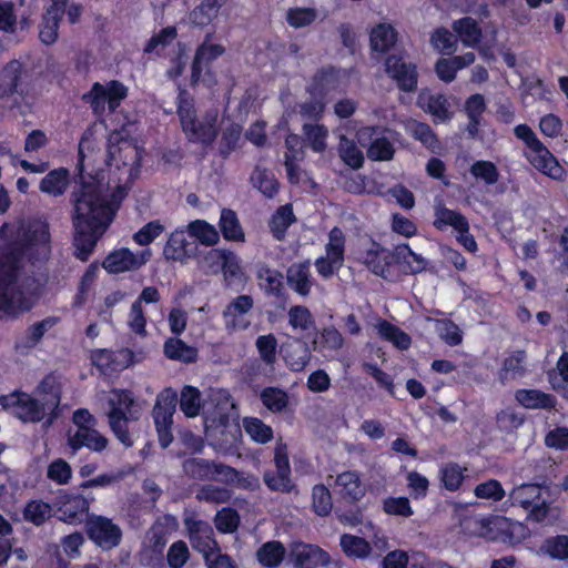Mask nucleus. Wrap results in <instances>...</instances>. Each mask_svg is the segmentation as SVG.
<instances>
[{"label":"nucleus","instance_id":"8fccbe9b","mask_svg":"<svg viewBox=\"0 0 568 568\" xmlns=\"http://www.w3.org/2000/svg\"><path fill=\"white\" fill-rule=\"evenodd\" d=\"M538 554L547 555L555 560L568 559V536L557 535L546 538Z\"/></svg>","mask_w":568,"mask_h":568},{"label":"nucleus","instance_id":"bb28decb","mask_svg":"<svg viewBox=\"0 0 568 568\" xmlns=\"http://www.w3.org/2000/svg\"><path fill=\"white\" fill-rule=\"evenodd\" d=\"M335 490L343 498L357 501L365 495L366 488L356 470H346L336 476Z\"/></svg>","mask_w":568,"mask_h":568},{"label":"nucleus","instance_id":"5fc2aeb1","mask_svg":"<svg viewBox=\"0 0 568 568\" xmlns=\"http://www.w3.org/2000/svg\"><path fill=\"white\" fill-rule=\"evenodd\" d=\"M341 547L348 557L364 559L371 554L369 544L361 537L345 534L341 537Z\"/></svg>","mask_w":568,"mask_h":568},{"label":"nucleus","instance_id":"ea45409f","mask_svg":"<svg viewBox=\"0 0 568 568\" xmlns=\"http://www.w3.org/2000/svg\"><path fill=\"white\" fill-rule=\"evenodd\" d=\"M22 65L19 61H10L0 73V99L12 95L21 77Z\"/></svg>","mask_w":568,"mask_h":568},{"label":"nucleus","instance_id":"aec40b11","mask_svg":"<svg viewBox=\"0 0 568 568\" xmlns=\"http://www.w3.org/2000/svg\"><path fill=\"white\" fill-rule=\"evenodd\" d=\"M58 518L68 524L81 523L89 511L90 504L81 495H60L58 497Z\"/></svg>","mask_w":568,"mask_h":568},{"label":"nucleus","instance_id":"09e8293b","mask_svg":"<svg viewBox=\"0 0 568 568\" xmlns=\"http://www.w3.org/2000/svg\"><path fill=\"white\" fill-rule=\"evenodd\" d=\"M243 428L250 438L257 444H267L273 439V429L257 417L243 418Z\"/></svg>","mask_w":568,"mask_h":568},{"label":"nucleus","instance_id":"9d476101","mask_svg":"<svg viewBox=\"0 0 568 568\" xmlns=\"http://www.w3.org/2000/svg\"><path fill=\"white\" fill-rule=\"evenodd\" d=\"M345 234L335 226L328 233V242L325 245V255L315 260L314 266L323 278L332 277L344 263Z\"/></svg>","mask_w":568,"mask_h":568},{"label":"nucleus","instance_id":"37998d69","mask_svg":"<svg viewBox=\"0 0 568 568\" xmlns=\"http://www.w3.org/2000/svg\"><path fill=\"white\" fill-rule=\"evenodd\" d=\"M260 287L266 295L280 296L283 290V275L276 270L262 265L257 270Z\"/></svg>","mask_w":568,"mask_h":568},{"label":"nucleus","instance_id":"0e129e2a","mask_svg":"<svg viewBox=\"0 0 568 568\" xmlns=\"http://www.w3.org/2000/svg\"><path fill=\"white\" fill-rule=\"evenodd\" d=\"M469 172L475 179L484 181L487 185H494L499 180L498 169L490 161L479 160L474 162Z\"/></svg>","mask_w":568,"mask_h":568},{"label":"nucleus","instance_id":"2eb2a0df","mask_svg":"<svg viewBox=\"0 0 568 568\" xmlns=\"http://www.w3.org/2000/svg\"><path fill=\"white\" fill-rule=\"evenodd\" d=\"M386 73L396 81L403 91H413L417 87L416 67L403 55H389L385 62Z\"/></svg>","mask_w":568,"mask_h":568},{"label":"nucleus","instance_id":"680f3d73","mask_svg":"<svg viewBox=\"0 0 568 568\" xmlns=\"http://www.w3.org/2000/svg\"><path fill=\"white\" fill-rule=\"evenodd\" d=\"M466 470L467 468L462 467L456 463H448L444 465L440 469V478L444 487L450 491L457 490L465 479Z\"/></svg>","mask_w":568,"mask_h":568},{"label":"nucleus","instance_id":"69168bd1","mask_svg":"<svg viewBox=\"0 0 568 568\" xmlns=\"http://www.w3.org/2000/svg\"><path fill=\"white\" fill-rule=\"evenodd\" d=\"M47 477L58 485H67L72 478V468L67 460L57 458L49 464Z\"/></svg>","mask_w":568,"mask_h":568},{"label":"nucleus","instance_id":"3c124183","mask_svg":"<svg viewBox=\"0 0 568 568\" xmlns=\"http://www.w3.org/2000/svg\"><path fill=\"white\" fill-rule=\"evenodd\" d=\"M343 345L344 337L334 326L324 327L316 342V348L324 356H328L327 353L337 352Z\"/></svg>","mask_w":568,"mask_h":568},{"label":"nucleus","instance_id":"c9c22d12","mask_svg":"<svg viewBox=\"0 0 568 568\" xmlns=\"http://www.w3.org/2000/svg\"><path fill=\"white\" fill-rule=\"evenodd\" d=\"M516 400L528 409L552 408L555 399L551 395L538 389H518L515 393Z\"/></svg>","mask_w":568,"mask_h":568},{"label":"nucleus","instance_id":"4c0bfd02","mask_svg":"<svg viewBox=\"0 0 568 568\" xmlns=\"http://www.w3.org/2000/svg\"><path fill=\"white\" fill-rule=\"evenodd\" d=\"M525 362L526 353L524 351H515L509 354L505 358L500 371L499 377L501 383L505 384L509 379L523 377L527 372Z\"/></svg>","mask_w":568,"mask_h":568},{"label":"nucleus","instance_id":"f8f14e48","mask_svg":"<svg viewBox=\"0 0 568 568\" xmlns=\"http://www.w3.org/2000/svg\"><path fill=\"white\" fill-rule=\"evenodd\" d=\"M0 405L4 409H10L13 415L23 422H40L47 419L39 406V398H33L27 393H12L0 396Z\"/></svg>","mask_w":568,"mask_h":568},{"label":"nucleus","instance_id":"f03ea898","mask_svg":"<svg viewBox=\"0 0 568 568\" xmlns=\"http://www.w3.org/2000/svg\"><path fill=\"white\" fill-rule=\"evenodd\" d=\"M0 241V312L16 316L30 311L40 296L41 285L26 270L24 257L48 252L49 225L43 221L4 223Z\"/></svg>","mask_w":568,"mask_h":568},{"label":"nucleus","instance_id":"0eeeda50","mask_svg":"<svg viewBox=\"0 0 568 568\" xmlns=\"http://www.w3.org/2000/svg\"><path fill=\"white\" fill-rule=\"evenodd\" d=\"M394 135L392 130L376 125L363 126L356 133L358 143L367 148V156L373 161L393 159L395 153Z\"/></svg>","mask_w":568,"mask_h":568},{"label":"nucleus","instance_id":"bf43d9fd","mask_svg":"<svg viewBox=\"0 0 568 568\" xmlns=\"http://www.w3.org/2000/svg\"><path fill=\"white\" fill-rule=\"evenodd\" d=\"M251 180L253 185L267 197H273L278 191V183L271 171L256 168Z\"/></svg>","mask_w":568,"mask_h":568},{"label":"nucleus","instance_id":"338daca9","mask_svg":"<svg viewBox=\"0 0 568 568\" xmlns=\"http://www.w3.org/2000/svg\"><path fill=\"white\" fill-rule=\"evenodd\" d=\"M126 325L134 334L141 337L146 336V316L140 302H133L131 305L126 316Z\"/></svg>","mask_w":568,"mask_h":568},{"label":"nucleus","instance_id":"4468645a","mask_svg":"<svg viewBox=\"0 0 568 568\" xmlns=\"http://www.w3.org/2000/svg\"><path fill=\"white\" fill-rule=\"evenodd\" d=\"M87 530L90 539L105 549L118 546L121 540V529L103 516H91L87 520Z\"/></svg>","mask_w":568,"mask_h":568},{"label":"nucleus","instance_id":"4be33fe9","mask_svg":"<svg viewBox=\"0 0 568 568\" xmlns=\"http://www.w3.org/2000/svg\"><path fill=\"white\" fill-rule=\"evenodd\" d=\"M254 301L250 295H240L223 311L224 324L227 329L237 331L248 327L245 315L253 308Z\"/></svg>","mask_w":568,"mask_h":568},{"label":"nucleus","instance_id":"774afa93","mask_svg":"<svg viewBox=\"0 0 568 568\" xmlns=\"http://www.w3.org/2000/svg\"><path fill=\"white\" fill-rule=\"evenodd\" d=\"M51 515V506L41 500H32L24 508V518L37 526L43 524Z\"/></svg>","mask_w":568,"mask_h":568},{"label":"nucleus","instance_id":"9b49d317","mask_svg":"<svg viewBox=\"0 0 568 568\" xmlns=\"http://www.w3.org/2000/svg\"><path fill=\"white\" fill-rule=\"evenodd\" d=\"M62 384L55 375H47L34 389L33 398H39V406L47 417V423L52 424L58 417L61 403Z\"/></svg>","mask_w":568,"mask_h":568},{"label":"nucleus","instance_id":"58836bf2","mask_svg":"<svg viewBox=\"0 0 568 568\" xmlns=\"http://www.w3.org/2000/svg\"><path fill=\"white\" fill-rule=\"evenodd\" d=\"M225 2L226 1L222 0H203L202 3L190 13L191 23L200 28L210 24L212 20L217 17L221 7Z\"/></svg>","mask_w":568,"mask_h":568},{"label":"nucleus","instance_id":"de8ad7c7","mask_svg":"<svg viewBox=\"0 0 568 568\" xmlns=\"http://www.w3.org/2000/svg\"><path fill=\"white\" fill-rule=\"evenodd\" d=\"M454 31L458 34L462 42L467 47H475L481 39V30L477 22L471 18H463L453 24Z\"/></svg>","mask_w":568,"mask_h":568},{"label":"nucleus","instance_id":"1a4fd4ad","mask_svg":"<svg viewBox=\"0 0 568 568\" xmlns=\"http://www.w3.org/2000/svg\"><path fill=\"white\" fill-rule=\"evenodd\" d=\"M126 94V87L119 81L113 80L105 84L95 82L91 90L83 94V100L91 105L94 113L101 114L106 105L111 112L115 111Z\"/></svg>","mask_w":568,"mask_h":568},{"label":"nucleus","instance_id":"473e14b6","mask_svg":"<svg viewBox=\"0 0 568 568\" xmlns=\"http://www.w3.org/2000/svg\"><path fill=\"white\" fill-rule=\"evenodd\" d=\"M69 185V171L59 168L50 171L40 182L39 189L42 193L51 196L62 195Z\"/></svg>","mask_w":568,"mask_h":568},{"label":"nucleus","instance_id":"e433bc0d","mask_svg":"<svg viewBox=\"0 0 568 568\" xmlns=\"http://www.w3.org/2000/svg\"><path fill=\"white\" fill-rule=\"evenodd\" d=\"M303 134L305 143L315 153H322L327 148L328 129L323 124L304 123Z\"/></svg>","mask_w":568,"mask_h":568},{"label":"nucleus","instance_id":"f3484780","mask_svg":"<svg viewBox=\"0 0 568 568\" xmlns=\"http://www.w3.org/2000/svg\"><path fill=\"white\" fill-rule=\"evenodd\" d=\"M65 8L67 0H52L47 8L39 24V39L43 44L50 45L58 40L59 26Z\"/></svg>","mask_w":568,"mask_h":568},{"label":"nucleus","instance_id":"c85d7f7f","mask_svg":"<svg viewBox=\"0 0 568 568\" xmlns=\"http://www.w3.org/2000/svg\"><path fill=\"white\" fill-rule=\"evenodd\" d=\"M348 71L333 67L322 69L314 78L316 89L322 94L331 91L343 90L348 81Z\"/></svg>","mask_w":568,"mask_h":568},{"label":"nucleus","instance_id":"5701e85b","mask_svg":"<svg viewBox=\"0 0 568 568\" xmlns=\"http://www.w3.org/2000/svg\"><path fill=\"white\" fill-rule=\"evenodd\" d=\"M133 353L128 348H121L116 352L100 349L93 353V364L104 374L119 372L133 363Z\"/></svg>","mask_w":568,"mask_h":568},{"label":"nucleus","instance_id":"7c9ffc66","mask_svg":"<svg viewBox=\"0 0 568 568\" xmlns=\"http://www.w3.org/2000/svg\"><path fill=\"white\" fill-rule=\"evenodd\" d=\"M284 359L293 372H302L311 361V351L306 343L295 339L286 344Z\"/></svg>","mask_w":568,"mask_h":568},{"label":"nucleus","instance_id":"603ef678","mask_svg":"<svg viewBox=\"0 0 568 568\" xmlns=\"http://www.w3.org/2000/svg\"><path fill=\"white\" fill-rule=\"evenodd\" d=\"M376 328L381 337L390 342L397 348L407 349L410 346L409 335L387 321L379 322Z\"/></svg>","mask_w":568,"mask_h":568},{"label":"nucleus","instance_id":"e2e57ef3","mask_svg":"<svg viewBox=\"0 0 568 568\" xmlns=\"http://www.w3.org/2000/svg\"><path fill=\"white\" fill-rule=\"evenodd\" d=\"M318 17L316 9L294 7L286 11V22L295 29L311 26Z\"/></svg>","mask_w":568,"mask_h":568},{"label":"nucleus","instance_id":"79ce46f5","mask_svg":"<svg viewBox=\"0 0 568 568\" xmlns=\"http://www.w3.org/2000/svg\"><path fill=\"white\" fill-rule=\"evenodd\" d=\"M288 325L296 333L310 332L315 328V320L310 310L303 305H294L287 312Z\"/></svg>","mask_w":568,"mask_h":568},{"label":"nucleus","instance_id":"39448f33","mask_svg":"<svg viewBox=\"0 0 568 568\" xmlns=\"http://www.w3.org/2000/svg\"><path fill=\"white\" fill-rule=\"evenodd\" d=\"M178 115L189 141L207 145L215 140L219 132L217 111H207L202 119H197L193 99L185 90L178 95Z\"/></svg>","mask_w":568,"mask_h":568},{"label":"nucleus","instance_id":"393cba45","mask_svg":"<svg viewBox=\"0 0 568 568\" xmlns=\"http://www.w3.org/2000/svg\"><path fill=\"white\" fill-rule=\"evenodd\" d=\"M358 260L375 275L385 277L390 263L388 252L376 242L363 246Z\"/></svg>","mask_w":568,"mask_h":568},{"label":"nucleus","instance_id":"ddd939ff","mask_svg":"<svg viewBox=\"0 0 568 568\" xmlns=\"http://www.w3.org/2000/svg\"><path fill=\"white\" fill-rule=\"evenodd\" d=\"M150 257V248L143 250L140 253H133L129 248H120L110 253L102 265L109 273L118 274L140 268Z\"/></svg>","mask_w":568,"mask_h":568},{"label":"nucleus","instance_id":"a19ab883","mask_svg":"<svg viewBox=\"0 0 568 568\" xmlns=\"http://www.w3.org/2000/svg\"><path fill=\"white\" fill-rule=\"evenodd\" d=\"M164 354L168 358L183 363H193L197 357V349L186 345L180 338H169L164 343Z\"/></svg>","mask_w":568,"mask_h":568},{"label":"nucleus","instance_id":"a878e982","mask_svg":"<svg viewBox=\"0 0 568 568\" xmlns=\"http://www.w3.org/2000/svg\"><path fill=\"white\" fill-rule=\"evenodd\" d=\"M288 287L302 297L311 294L314 278L311 273L310 261L294 263L286 271Z\"/></svg>","mask_w":568,"mask_h":568},{"label":"nucleus","instance_id":"7ed1b4c3","mask_svg":"<svg viewBox=\"0 0 568 568\" xmlns=\"http://www.w3.org/2000/svg\"><path fill=\"white\" fill-rule=\"evenodd\" d=\"M180 409L189 418L202 413L206 436L217 438L221 435V447L232 446L241 437L235 405L225 389L211 388L202 400L200 390L186 385L181 390Z\"/></svg>","mask_w":568,"mask_h":568},{"label":"nucleus","instance_id":"cd10ccee","mask_svg":"<svg viewBox=\"0 0 568 568\" xmlns=\"http://www.w3.org/2000/svg\"><path fill=\"white\" fill-rule=\"evenodd\" d=\"M212 34L209 33L205 41L197 48L192 64V81L197 82L202 71L215 59L224 53V48L220 44L211 43Z\"/></svg>","mask_w":568,"mask_h":568},{"label":"nucleus","instance_id":"423d86ee","mask_svg":"<svg viewBox=\"0 0 568 568\" xmlns=\"http://www.w3.org/2000/svg\"><path fill=\"white\" fill-rule=\"evenodd\" d=\"M109 406V426L114 436L125 446L133 445L129 433V423L138 420L142 413V405L132 393L124 389H112L106 395Z\"/></svg>","mask_w":568,"mask_h":568},{"label":"nucleus","instance_id":"20e7f679","mask_svg":"<svg viewBox=\"0 0 568 568\" xmlns=\"http://www.w3.org/2000/svg\"><path fill=\"white\" fill-rule=\"evenodd\" d=\"M508 501L514 507L524 509L527 519L544 523L550 515L555 501L554 487L546 483H524L515 486Z\"/></svg>","mask_w":568,"mask_h":568},{"label":"nucleus","instance_id":"72a5a7b5","mask_svg":"<svg viewBox=\"0 0 568 568\" xmlns=\"http://www.w3.org/2000/svg\"><path fill=\"white\" fill-rule=\"evenodd\" d=\"M397 41V32L389 23H379L372 29L369 34L371 48L374 52L384 53Z\"/></svg>","mask_w":568,"mask_h":568},{"label":"nucleus","instance_id":"6ab92c4d","mask_svg":"<svg viewBox=\"0 0 568 568\" xmlns=\"http://www.w3.org/2000/svg\"><path fill=\"white\" fill-rule=\"evenodd\" d=\"M529 163L539 172L557 181L564 180L566 171L544 143L532 152L525 153Z\"/></svg>","mask_w":568,"mask_h":568},{"label":"nucleus","instance_id":"f257e3e1","mask_svg":"<svg viewBox=\"0 0 568 568\" xmlns=\"http://www.w3.org/2000/svg\"><path fill=\"white\" fill-rule=\"evenodd\" d=\"M95 144V132L87 130L79 143L80 174L84 171L85 159L94 152ZM106 164L121 171L119 182H123L124 185L118 186L116 194L110 196L104 185L94 179L88 182L82 180L73 192L74 246L75 255L81 261L89 258L97 242L111 224L119 203L125 194L126 184L139 175L141 153L135 145L126 141L116 148L110 145Z\"/></svg>","mask_w":568,"mask_h":568},{"label":"nucleus","instance_id":"a18cd8bd","mask_svg":"<svg viewBox=\"0 0 568 568\" xmlns=\"http://www.w3.org/2000/svg\"><path fill=\"white\" fill-rule=\"evenodd\" d=\"M285 556V548L280 541H267L256 552L258 562L265 568H276Z\"/></svg>","mask_w":568,"mask_h":568},{"label":"nucleus","instance_id":"2f4dec72","mask_svg":"<svg viewBox=\"0 0 568 568\" xmlns=\"http://www.w3.org/2000/svg\"><path fill=\"white\" fill-rule=\"evenodd\" d=\"M404 128L407 134L419 141L428 150L434 153L438 151L439 141L428 124L409 119L405 121Z\"/></svg>","mask_w":568,"mask_h":568},{"label":"nucleus","instance_id":"dca6fc26","mask_svg":"<svg viewBox=\"0 0 568 568\" xmlns=\"http://www.w3.org/2000/svg\"><path fill=\"white\" fill-rule=\"evenodd\" d=\"M185 526L189 530L192 547L202 552L206 560H210V557L217 549L212 527L205 521L194 519H186Z\"/></svg>","mask_w":568,"mask_h":568},{"label":"nucleus","instance_id":"412c9836","mask_svg":"<svg viewBox=\"0 0 568 568\" xmlns=\"http://www.w3.org/2000/svg\"><path fill=\"white\" fill-rule=\"evenodd\" d=\"M108 443V438L101 435L94 426L81 427L75 430H69L68 433V445L72 449L73 454L82 447L101 453L106 448Z\"/></svg>","mask_w":568,"mask_h":568},{"label":"nucleus","instance_id":"4d7b16f0","mask_svg":"<svg viewBox=\"0 0 568 568\" xmlns=\"http://www.w3.org/2000/svg\"><path fill=\"white\" fill-rule=\"evenodd\" d=\"M338 153L343 162L353 169H359L364 162L362 151L356 146L354 141L344 135L339 136Z\"/></svg>","mask_w":568,"mask_h":568},{"label":"nucleus","instance_id":"c03bdc74","mask_svg":"<svg viewBox=\"0 0 568 568\" xmlns=\"http://www.w3.org/2000/svg\"><path fill=\"white\" fill-rule=\"evenodd\" d=\"M219 225L225 240L244 242V232L234 211L223 209Z\"/></svg>","mask_w":568,"mask_h":568},{"label":"nucleus","instance_id":"49530a36","mask_svg":"<svg viewBox=\"0 0 568 568\" xmlns=\"http://www.w3.org/2000/svg\"><path fill=\"white\" fill-rule=\"evenodd\" d=\"M189 234L201 244L213 246L220 241V234L214 225L204 220H195L187 225Z\"/></svg>","mask_w":568,"mask_h":568},{"label":"nucleus","instance_id":"864d4df0","mask_svg":"<svg viewBox=\"0 0 568 568\" xmlns=\"http://www.w3.org/2000/svg\"><path fill=\"white\" fill-rule=\"evenodd\" d=\"M213 462L203 458H187L184 460L183 473L196 480H211Z\"/></svg>","mask_w":568,"mask_h":568},{"label":"nucleus","instance_id":"6e6552de","mask_svg":"<svg viewBox=\"0 0 568 568\" xmlns=\"http://www.w3.org/2000/svg\"><path fill=\"white\" fill-rule=\"evenodd\" d=\"M178 403V394L172 388L163 389L155 400L152 417L161 447L166 448L173 440V415Z\"/></svg>","mask_w":568,"mask_h":568},{"label":"nucleus","instance_id":"f704fd0d","mask_svg":"<svg viewBox=\"0 0 568 568\" xmlns=\"http://www.w3.org/2000/svg\"><path fill=\"white\" fill-rule=\"evenodd\" d=\"M434 226L437 230H444L447 226H450L456 232L469 230V223L462 213L444 206L436 207Z\"/></svg>","mask_w":568,"mask_h":568},{"label":"nucleus","instance_id":"b1692460","mask_svg":"<svg viewBox=\"0 0 568 568\" xmlns=\"http://www.w3.org/2000/svg\"><path fill=\"white\" fill-rule=\"evenodd\" d=\"M196 250V244L186 239L185 231L178 229L170 234L163 254L168 260L183 262L195 256Z\"/></svg>","mask_w":568,"mask_h":568},{"label":"nucleus","instance_id":"c756f323","mask_svg":"<svg viewBox=\"0 0 568 568\" xmlns=\"http://www.w3.org/2000/svg\"><path fill=\"white\" fill-rule=\"evenodd\" d=\"M419 106L430 113L435 122H445L450 119L449 103L445 95L422 92L418 97Z\"/></svg>","mask_w":568,"mask_h":568},{"label":"nucleus","instance_id":"13d9d810","mask_svg":"<svg viewBox=\"0 0 568 568\" xmlns=\"http://www.w3.org/2000/svg\"><path fill=\"white\" fill-rule=\"evenodd\" d=\"M395 255L410 273H420L426 268L427 261L420 254L415 253L408 244L396 246Z\"/></svg>","mask_w":568,"mask_h":568},{"label":"nucleus","instance_id":"6e6d98bb","mask_svg":"<svg viewBox=\"0 0 568 568\" xmlns=\"http://www.w3.org/2000/svg\"><path fill=\"white\" fill-rule=\"evenodd\" d=\"M58 320L55 317H47L40 322L31 325L24 333L21 345L27 348L34 347L43 337V335L51 329Z\"/></svg>","mask_w":568,"mask_h":568},{"label":"nucleus","instance_id":"a211bd4d","mask_svg":"<svg viewBox=\"0 0 568 568\" xmlns=\"http://www.w3.org/2000/svg\"><path fill=\"white\" fill-rule=\"evenodd\" d=\"M291 557L295 568H317L329 564V556L318 546L293 542L291 546Z\"/></svg>","mask_w":568,"mask_h":568},{"label":"nucleus","instance_id":"052dcab7","mask_svg":"<svg viewBox=\"0 0 568 568\" xmlns=\"http://www.w3.org/2000/svg\"><path fill=\"white\" fill-rule=\"evenodd\" d=\"M263 405L272 413L283 412L288 404L286 392L277 387H266L261 393Z\"/></svg>","mask_w":568,"mask_h":568}]
</instances>
